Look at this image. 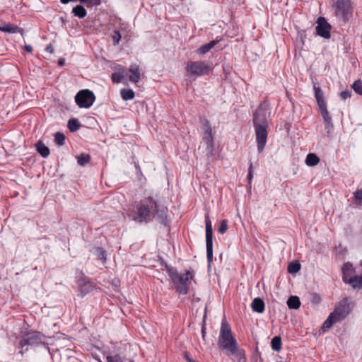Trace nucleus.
<instances>
[{
  "label": "nucleus",
  "mask_w": 362,
  "mask_h": 362,
  "mask_svg": "<svg viewBox=\"0 0 362 362\" xmlns=\"http://www.w3.org/2000/svg\"><path fill=\"white\" fill-rule=\"evenodd\" d=\"M95 97L93 93L88 89L78 91L75 96V101L81 108H89L95 102Z\"/></svg>",
  "instance_id": "obj_7"
},
{
  "label": "nucleus",
  "mask_w": 362,
  "mask_h": 362,
  "mask_svg": "<svg viewBox=\"0 0 362 362\" xmlns=\"http://www.w3.org/2000/svg\"><path fill=\"white\" fill-rule=\"evenodd\" d=\"M120 95L124 100H129L134 98L135 94L132 89L123 88L120 91Z\"/></svg>",
  "instance_id": "obj_25"
},
{
  "label": "nucleus",
  "mask_w": 362,
  "mask_h": 362,
  "mask_svg": "<svg viewBox=\"0 0 362 362\" xmlns=\"http://www.w3.org/2000/svg\"><path fill=\"white\" fill-rule=\"evenodd\" d=\"M24 49L28 52V53H31L32 51H33V47L30 46V45H25L24 46Z\"/></svg>",
  "instance_id": "obj_45"
},
{
  "label": "nucleus",
  "mask_w": 362,
  "mask_h": 362,
  "mask_svg": "<svg viewBox=\"0 0 362 362\" xmlns=\"http://www.w3.org/2000/svg\"><path fill=\"white\" fill-rule=\"evenodd\" d=\"M51 49H52V48H51L50 47H47V50L49 49V50H50V52H52V50H51Z\"/></svg>",
  "instance_id": "obj_52"
},
{
  "label": "nucleus",
  "mask_w": 362,
  "mask_h": 362,
  "mask_svg": "<svg viewBox=\"0 0 362 362\" xmlns=\"http://www.w3.org/2000/svg\"><path fill=\"white\" fill-rule=\"evenodd\" d=\"M204 129V138H213L211 133V127L208 120H205L203 124Z\"/></svg>",
  "instance_id": "obj_29"
},
{
  "label": "nucleus",
  "mask_w": 362,
  "mask_h": 362,
  "mask_svg": "<svg viewBox=\"0 0 362 362\" xmlns=\"http://www.w3.org/2000/svg\"><path fill=\"white\" fill-rule=\"evenodd\" d=\"M281 338L279 336H275L272 338L271 346L273 350L279 351L281 349Z\"/></svg>",
  "instance_id": "obj_26"
},
{
  "label": "nucleus",
  "mask_w": 362,
  "mask_h": 362,
  "mask_svg": "<svg viewBox=\"0 0 362 362\" xmlns=\"http://www.w3.org/2000/svg\"><path fill=\"white\" fill-rule=\"evenodd\" d=\"M59 65H61V66L64 65V60H59Z\"/></svg>",
  "instance_id": "obj_49"
},
{
  "label": "nucleus",
  "mask_w": 362,
  "mask_h": 362,
  "mask_svg": "<svg viewBox=\"0 0 362 362\" xmlns=\"http://www.w3.org/2000/svg\"><path fill=\"white\" fill-rule=\"evenodd\" d=\"M315 90V97L317 100L324 98L323 92L322 91L321 88L320 87L314 86Z\"/></svg>",
  "instance_id": "obj_41"
},
{
  "label": "nucleus",
  "mask_w": 362,
  "mask_h": 362,
  "mask_svg": "<svg viewBox=\"0 0 362 362\" xmlns=\"http://www.w3.org/2000/svg\"><path fill=\"white\" fill-rule=\"evenodd\" d=\"M90 160V156L88 154L81 153L80 156L77 157V161L78 165H86Z\"/></svg>",
  "instance_id": "obj_31"
},
{
  "label": "nucleus",
  "mask_w": 362,
  "mask_h": 362,
  "mask_svg": "<svg viewBox=\"0 0 362 362\" xmlns=\"http://www.w3.org/2000/svg\"><path fill=\"white\" fill-rule=\"evenodd\" d=\"M206 257L209 263L213 259V228L208 214L205 216Z\"/></svg>",
  "instance_id": "obj_9"
},
{
  "label": "nucleus",
  "mask_w": 362,
  "mask_h": 362,
  "mask_svg": "<svg viewBox=\"0 0 362 362\" xmlns=\"http://www.w3.org/2000/svg\"><path fill=\"white\" fill-rule=\"evenodd\" d=\"M200 148H204V153L207 157L212 156L214 152V138H204L201 142Z\"/></svg>",
  "instance_id": "obj_13"
},
{
  "label": "nucleus",
  "mask_w": 362,
  "mask_h": 362,
  "mask_svg": "<svg viewBox=\"0 0 362 362\" xmlns=\"http://www.w3.org/2000/svg\"><path fill=\"white\" fill-rule=\"evenodd\" d=\"M255 131L256 141L257 144V150L260 153L263 151L268 136L269 127H254Z\"/></svg>",
  "instance_id": "obj_11"
},
{
  "label": "nucleus",
  "mask_w": 362,
  "mask_h": 362,
  "mask_svg": "<svg viewBox=\"0 0 362 362\" xmlns=\"http://www.w3.org/2000/svg\"><path fill=\"white\" fill-rule=\"evenodd\" d=\"M202 338L204 340L205 336H206V328L204 327H202Z\"/></svg>",
  "instance_id": "obj_46"
},
{
  "label": "nucleus",
  "mask_w": 362,
  "mask_h": 362,
  "mask_svg": "<svg viewBox=\"0 0 362 362\" xmlns=\"http://www.w3.org/2000/svg\"><path fill=\"white\" fill-rule=\"evenodd\" d=\"M253 177V168H252V163H250V166L248 168V175H247V180L248 182L250 183Z\"/></svg>",
  "instance_id": "obj_43"
},
{
  "label": "nucleus",
  "mask_w": 362,
  "mask_h": 362,
  "mask_svg": "<svg viewBox=\"0 0 362 362\" xmlns=\"http://www.w3.org/2000/svg\"><path fill=\"white\" fill-rule=\"evenodd\" d=\"M268 104L261 103L253 115L254 127H269L267 120Z\"/></svg>",
  "instance_id": "obj_8"
},
{
  "label": "nucleus",
  "mask_w": 362,
  "mask_h": 362,
  "mask_svg": "<svg viewBox=\"0 0 362 362\" xmlns=\"http://www.w3.org/2000/svg\"><path fill=\"white\" fill-rule=\"evenodd\" d=\"M0 30L1 31V25H0Z\"/></svg>",
  "instance_id": "obj_53"
},
{
  "label": "nucleus",
  "mask_w": 362,
  "mask_h": 362,
  "mask_svg": "<svg viewBox=\"0 0 362 362\" xmlns=\"http://www.w3.org/2000/svg\"><path fill=\"white\" fill-rule=\"evenodd\" d=\"M65 136L61 132L54 134V141L59 146H63L65 143Z\"/></svg>",
  "instance_id": "obj_33"
},
{
  "label": "nucleus",
  "mask_w": 362,
  "mask_h": 362,
  "mask_svg": "<svg viewBox=\"0 0 362 362\" xmlns=\"http://www.w3.org/2000/svg\"><path fill=\"white\" fill-rule=\"evenodd\" d=\"M168 211V208L160 203L158 195L148 196L137 204L132 219L138 223H148L156 218L158 222L166 225Z\"/></svg>",
  "instance_id": "obj_1"
},
{
  "label": "nucleus",
  "mask_w": 362,
  "mask_h": 362,
  "mask_svg": "<svg viewBox=\"0 0 362 362\" xmlns=\"http://www.w3.org/2000/svg\"><path fill=\"white\" fill-rule=\"evenodd\" d=\"M251 308L254 312L262 313L265 309V304L261 298H255L251 303Z\"/></svg>",
  "instance_id": "obj_16"
},
{
  "label": "nucleus",
  "mask_w": 362,
  "mask_h": 362,
  "mask_svg": "<svg viewBox=\"0 0 362 362\" xmlns=\"http://www.w3.org/2000/svg\"><path fill=\"white\" fill-rule=\"evenodd\" d=\"M317 105L319 106L320 110L326 108V103L324 98L317 100Z\"/></svg>",
  "instance_id": "obj_44"
},
{
  "label": "nucleus",
  "mask_w": 362,
  "mask_h": 362,
  "mask_svg": "<svg viewBox=\"0 0 362 362\" xmlns=\"http://www.w3.org/2000/svg\"><path fill=\"white\" fill-rule=\"evenodd\" d=\"M211 71V63L202 60L189 61L186 66V71L194 77L208 75Z\"/></svg>",
  "instance_id": "obj_4"
},
{
  "label": "nucleus",
  "mask_w": 362,
  "mask_h": 362,
  "mask_svg": "<svg viewBox=\"0 0 362 362\" xmlns=\"http://www.w3.org/2000/svg\"><path fill=\"white\" fill-rule=\"evenodd\" d=\"M185 359L187 362H196L194 359L191 358L190 357H189V356H187V354H185Z\"/></svg>",
  "instance_id": "obj_47"
},
{
  "label": "nucleus",
  "mask_w": 362,
  "mask_h": 362,
  "mask_svg": "<svg viewBox=\"0 0 362 362\" xmlns=\"http://www.w3.org/2000/svg\"><path fill=\"white\" fill-rule=\"evenodd\" d=\"M287 305L290 309H298L300 306V301L298 296H291L287 300Z\"/></svg>",
  "instance_id": "obj_22"
},
{
  "label": "nucleus",
  "mask_w": 362,
  "mask_h": 362,
  "mask_svg": "<svg viewBox=\"0 0 362 362\" xmlns=\"http://www.w3.org/2000/svg\"><path fill=\"white\" fill-rule=\"evenodd\" d=\"M320 162L319 157L315 154V153H309L308 154L306 159H305V163L308 166H315L317 165Z\"/></svg>",
  "instance_id": "obj_24"
},
{
  "label": "nucleus",
  "mask_w": 362,
  "mask_h": 362,
  "mask_svg": "<svg viewBox=\"0 0 362 362\" xmlns=\"http://www.w3.org/2000/svg\"><path fill=\"white\" fill-rule=\"evenodd\" d=\"M317 25L315 30L317 34L325 39H329L331 37L330 31L332 29L331 25L327 21L325 18L319 17L317 20Z\"/></svg>",
  "instance_id": "obj_12"
},
{
  "label": "nucleus",
  "mask_w": 362,
  "mask_h": 362,
  "mask_svg": "<svg viewBox=\"0 0 362 362\" xmlns=\"http://www.w3.org/2000/svg\"><path fill=\"white\" fill-rule=\"evenodd\" d=\"M45 335L39 332H30L25 334L18 344V348L21 349L20 353L23 354L28 351V348L23 349L25 346H35L45 344Z\"/></svg>",
  "instance_id": "obj_6"
},
{
  "label": "nucleus",
  "mask_w": 362,
  "mask_h": 362,
  "mask_svg": "<svg viewBox=\"0 0 362 362\" xmlns=\"http://www.w3.org/2000/svg\"><path fill=\"white\" fill-rule=\"evenodd\" d=\"M351 96V92L349 90L341 91L340 93V98L341 100H346Z\"/></svg>",
  "instance_id": "obj_42"
},
{
  "label": "nucleus",
  "mask_w": 362,
  "mask_h": 362,
  "mask_svg": "<svg viewBox=\"0 0 362 362\" xmlns=\"http://www.w3.org/2000/svg\"><path fill=\"white\" fill-rule=\"evenodd\" d=\"M218 344L219 348L226 350L228 355L244 354L243 350L238 349L237 341L233 336L230 327L224 319L221 322Z\"/></svg>",
  "instance_id": "obj_2"
},
{
  "label": "nucleus",
  "mask_w": 362,
  "mask_h": 362,
  "mask_svg": "<svg viewBox=\"0 0 362 362\" xmlns=\"http://www.w3.org/2000/svg\"><path fill=\"white\" fill-rule=\"evenodd\" d=\"M342 270L344 273L343 280L344 281H346V278L350 275V272L352 270V265L349 263H346L344 264Z\"/></svg>",
  "instance_id": "obj_34"
},
{
  "label": "nucleus",
  "mask_w": 362,
  "mask_h": 362,
  "mask_svg": "<svg viewBox=\"0 0 362 362\" xmlns=\"http://www.w3.org/2000/svg\"><path fill=\"white\" fill-rule=\"evenodd\" d=\"M126 70L123 67H119L117 71L112 74V81L114 83H119L125 78Z\"/></svg>",
  "instance_id": "obj_17"
},
{
  "label": "nucleus",
  "mask_w": 362,
  "mask_h": 362,
  "mask_svg": "<svg viewBox=\"0 0 362 362\" xmlns=\"http://www.w3.org/2000/svg\"><path fill=\"white\" fill-rule=\"evenodd\" d=\"M354 197L357 205L362 206V189L356 190L354 192Z\"/></svg>",
  "instance_id": "obj_36"
},
{
  "label": "nucleus",
  "mask_w": 362,
  "mask_h": 362,
  "mask_svg": "<svg viewBox=\"0 0 362 362\" xmlns=\"http://www.w3.org/2000/svg\"><path fill=\"white\" fill-rule=\"evenodd\" d=\"M353 305L349 298L342 299L331 314L339 322L343 320L351 312Z\"/></svg>",
  "instance_id": "obj_10"
},
{
  "label": "nucleus",
  "mask_w": 362,
  "mask_h": 362,
  "mask_svg": "<svg viewBox=\"0 0 362 362\" xmlns=\"http://www.w3.org/2000/svg\"><path fill=\"white\" fill-rule=\"evenodd\" d=\"M67 126L71 132H74L77 131L80 128L81 124L76 119H71L69 120Z\"/></svg>",
  "instance_id": "obj_30"
},
{
  "label": "nucleus",
  "mask_w": 362,
  "mask_h": 362,
  "mask_svg": "<svg viewBox=\"0 0 362 362\" xmlns=\"http://www.w3.org/2000/svg\"><path fill=\"white\" fill-rule=\"evenodd\" d=\"M129 81L132 83H137L141 77V72L139 66L137 64H132L129 66Z\"/></svg>",
  "instance_id": "obj_14"
},
{
  "label": "nucleus",
  "mask_w": 362,
  "mask_h": 362,
  "mask_svg": "<svg viewBox=\"0 0 362 362\" xmlns=\"http://www.w3.org/2000/svg\"><path fill=\"white\" fill-rule=\"evenodd\" d=\"M320 298L316 295H315L313 301L318 302Z\"/></svg>",
  "instance_id": "obj_48"
},
{
  "label": "nucleus",
  "mask_w": 362,
  "mask_h": 362,
  "mask_svg": "<svg viewBox=\"0 0 362 362\" xmlns=\"http://www.w3.org/2000/svg\"><path fill=\"white\" fill-rule=\"evenodd\" d=\"M168 275L173 284V288L180 295H186L189 291L191 280L194 279L192 271H186L180 274L174 268L168 269Z\"/></svg>",
  "instance_id": "obj_3"
},
{
  "label": "nucleus",
  "mask_w": 362,
  "mask_h": 362,
  "mask_svg": "<svg viewBox=\"0 0 362 362\" xmlns=\"http://www.w3.org/2000/svg\"><path fill=\"white\" fill-rule=\"evenodd\" d=\"M112 37L114 41V44L118 45L121 40L122 36L118 30H115L112 35Z\"/></svg>",
  "instance_id": "obj_40"
},
{
  "label": "nucleus",
  "mask_w": 362,
  "mask_h": 362,
  "mask_svg": "<svg viewBox=\"0 0 362 362\" xmlns=\"http://www.w3.org/2000/svg\"><path fill=\"white\" fill-rule=\"evenodd\" d=\"M78 284L79 286L78 295L81 297H83L94 288V286L90 281H79Z\"/></svg>",
  "instance_id": "obj_15"
},
{
  "label": "nucleus",
  "mask_w": 362,
  "mask_h": 362,
  "mask_svg": "<svg viewBox=\"0 0 362 362\" xmlns=\"http://www.w3.org/2000/svg\"><path fill=\"white\" fill-rule=\"evenodd\" d=\"M321 115L324 119V120L327 123L330 124L332 122V117L329 116V112L327 109H323L320 110Z\"/></svg>",
  "instance_id": "obj_39"
},
{
  "label": "nucleus",
  "mask_w": 362,
  "mask_h": 362,
  "mask_svg": "<svg viewBox=\"0 0 362 362\" xmlns=\"http://www.w3.org/2000/svg\"><path fill=\"white\" fill-rule=\"evenodd\" d=\"M335 16L344 23L351 17L353 8L351 0H337L332 4Z\"/></svg>",
  "instance_id": "obj_5"
},
{
  "label": "nucleus",
  "mask_w": 362,
  "mask_h": 362,
  "mask_svg": "<svg viewBox=\"0 0 362 362\" xmlns=\"http://www.w3.org/2000/svg\"><path fill=\"white\" fill-rule=\"evenodd\" d=\"M51 49H52V48H51L50 47H47V50L49 49V50H50V52H52V50H51Z\"/></svg>",
  "instance_id": "obj_50"
},
{
  "label": "nucleus",
  "mask_w": 362,
  "mask_h": 362,
  "mask_svg": "<svg viewBox=\"0 0 362 362\" xmlns=\"http://www.w3.org/2000/svg\"><path fill=\"white\" fill-rule=\"evenodd\" d=\"M51 49H52V48H51L50 47H47V50L49 49V50H50V52H52V50H51Z\"/></svg>",
  "instance_id": "obj_51"
},
{
  "label": "nucleus",
  "mask_w": 362,
  "mask_h": 362,
  "mask_svg": "<svg viewBox=\"0 0 362 362\" xmlns=\"http://www.w3.org/2000/svg\"><path fill=\"white\" fill-rule=\"evenodd\" d=\"M93 252L98 256V259H100L103 263L106 262V251L102 247H95Z\"/></svg>",
  "instance_id": "obj_28"
},
{
  "label": "nucleus",
  "mask_w": 362,
  "mask_h": 362,
  "mask_svg": "<svg viewBox=\"0 0 362 362\" xmlns=\"http://www.w3.org/2000/svg\"><path fill=\"white\" fill-rule=\"evenodd\" d=\"M300 269V264L297 262H291L288 266V272L295 274Z\"/></svg>",
  "instance_id": "obj_32"
},
{
  "label": "nucleus",
  "mask_w": 362,
  "mask_h": 362,
  "mask_svg": "<svg viewBox=\"0 0 362 362\" xmlns=\"http://www.w3.org/2000/svg\"><path fill=\"white\" fill-rule=\"evenodd\" d=\"M219 42L218 40H214L210 42L201 46L197 50V53L199 55H204L209 52L214 46Z\"/></svg>",
  "instance_id": "obj_18"
},
{
  "label": "nucleus",
  "mask_w": 362,
  "mask_h": 362,
  "mask_svg": "<svg viewBox=\"0 0 362 362\" xmlns=\"http://www.w3.org/2000/svg\"><path fill=\"white\" fill-rule=\"evenodd\" d=\"M1 31L8 33H20L21 35L23 33V30L16 25L8 23L1 26Z\"/></svg>",
  "instance_id": "obj_19"
},
{
  "label": "nucleus",
  "mask_w": 362,
  "mask_h": 362,
  "mask_svg": "<svg viewBox=\"0 0 362 362\" xmlns=\"http://www.w3.org/2000/svg\"><path fill=\"white\" fill-rule=\"evenodd\" d=\"M72 13L75 16L79 18H83L87 15V11L85 8L81 5H77L72 9Z\"/></svg>",
  "instance_id": "obj_23"
},
{
  "label": "nucleus",
  "mask_w": 362,
  "mask_h": 362,
  "mask_svg": "<svg viewBox=\"0 0 362 362\" xmlns=\"http://www.w3.org/2000/svg\"><path fill=\"white\" fill-rule=\"evenodd\" d=\"M346 282L349 283L354 288H360L362 287V276H354L349 279L346 278Z\"/></svg>",
  "instance_id": "obj_21"
},
{
  "label": "nucleus",
  "mask_w": 362,
  "mask_h": 362,
  "mask_svg": "<svg viewBox=\"0 0 362 362\" xmlns=\"http://www.w3.org/2000/svg\"><path fill=\"white\" fill-rule=\"evenodd\" d=\"M352 88L356 93L362 95V81L361 80H356L352 85Z\"/></svg>",
  "instance_id": "obj_35"
},
{
  "label": "nucleus",
  "mask_w": 362,
  "mask_h": 362,
  "mask_svg": "<svg viewBox=\"0 0 362 362\" xmlns=\"http://www.w3.org/2000/svg\"><path fill=\"white\" fill-rule=\"evenodd\" d=\"M339 322V321L337 320L335 317L333 316L330 313L329 317H327V319L324 322L323 325H322V328L324 329H329L333 325V324H334L335 322Z\"/></svg>",
  "instance_id": "obj_27"
},
{
  "label": "nucleus",
  "mask_w": 362,
  "mask_h": 362,
  "mask_svg": "<svg viewBox=\"0 0 362 362\" xmlns=\"http://www.w3.org/2000/svg\"><path fill=\"white\" fill-rule=\"evenodd\" d=\"M228 230V221L226 220H222L220 226L218 228V233L223 234Z\"/></svg>",
  "instance_id": "obj_38"
},
{
  "label": "nucleus",
  "mask_w": 362,
  "mask_h": 362,
  "mask_svg": "<svg viewBox=\"0 0 362 362\" xmlns=\"http://www.w3.org/2000/svg\"><path fill=\"white\" fill-rule=\"evenodd\" d=\"M36 150L37 152L43 157L47 158L49 155V149L47 146L45 145V144L39 141L35 144Z\"/></svg>",
  "instance_id": "obj_20"
},
{
  "label": "nucleus",
  "mask_w": 362,
  "mask_h": 362,
  "mask_svg": "<svg viewBox=\"0 0 362 362\" xmlns=\"http://www.w3.org/2000/svg\"><path fill=\"white\" fill-rule=\"evenodd\" d=\"M106 359L107 362H124L123 358L119 354L107 356Z\"/></svg>",
  "instance_id": "obj_37"
}]
</instances>
